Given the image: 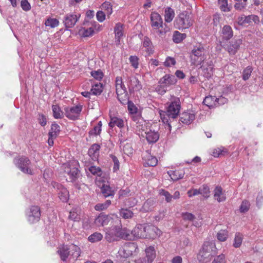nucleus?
I'll return each instance as SVG.
<instances>
[{
  "label": "nucleus",
  "instance_id": "obj_62",
  "mask_svg": "<svg viewBox=\"0 0 263 263\" xmlns=\"http://www.w3.org/2000/svg\"><path fill=\"white\" fill-rule=\"evenodd\" d=\"M128 105V109L130 113L132 115H134L135 114H136L137 112V108L136 106L134 105V104L132 102V101H130L127 104Z\"/></svg>",
  "mask_w": 263,
  "mask_h": 263
},
{
  "label": "nucleus",
  "instance_id": "obj_42",
  "mask_svg": "<svg viewBox=\"0 0 263 263\" xmlns=\"http://www.w3.org/2000/svg\"><path fill=\"white\" fill-rule=\"evenodd\" d=\"M103 235L99 232H95L91 234L88 238V240L91 242H96L102 240Z\"/></svg>",
  "mask_w": 263,
  "mask_h": 263
},
{
  "label": "nucleus",
  "instance_id": "obj_29",
  "mask_svg": "<svg viewBox=\"0 0 263 263\" xmlns=\"http://www.w3.org/2000/svg\"><path fill=\"white\" fill-rule=\"evenodd\" d=\"M116 93H120V94L122 92H125L126 90L122 78L120 77H117L116 79Z\"/></svg>",
  "mask_w": 263,
  "mask_h": 263
},
{
  "label": "nucleus",
  "instance_id": "obj_6",
  "mask_svg": "<svg viewBox=\"0 0 263 263\" xmlns=\"http://www.w3.org/2000/svg\"><path fill=\"white\" fill-rule=\"evenodd\" d=\"M205 52L202 45L194 46L190 55L192 63L195 65H201L206 59Z\"/></svg>",
  "mask_w": 263,
  "mask_h": 263
},
{
  "label": "nucleus",
  "instance_id": "obj_56",
  "mask_svg": "<svg viewBox=\"0 0 263 263\" xmlns=\"http://www.w3.org/2000/svg\"><path fill=\"white\" fill-rule=\"evenodd\" d=\"M252 71V68L251 66H248L243 71L242 79L243 80L246 81L248 80L251 76Z\"/></svg>",
  "mask_w": 263,
  "mask_h": 263
},
{
  "label": "nucleus",
  "instance_id": "obj_37",
  "mask_svg": "<svg viewBox=\"0 0 263 263\" xmlns=\"http://www.w3.org/2000/svg\"><path fill=\"white\" fill-rule=\"evenodd\" d=\"M123 26L121 23H118L116 24L114 31L115 33L116 38L118 39V41H120V39L122 37Z\"/></svg>",
  "mask_w": 263,
  "mask_h": 263
},
{
  "label": "nucleus",
  "instance_id": "obj_15",
  "mask_svg": "<svg viewBox=\"0 0 263 263\" xmlns=\"http://www.w3.org/2000/svg\"><path fill=\"white\" fill-rule=\"evenodd\" d=\"M112 220L110 216L101 213L95 219L94 223L98 227L107 225Z\"/></svg>",
  "mask_w": 263,
  "mask_h": 263
},
{
  "label": "nucleus",
  "instance_id": "obj_51",
  "mask_svg": "<svg viewBox=\"0 0 263 263\" xmlns=\"http://www.w3.org/2000/svg\"><path fill=\"white\" fill-rule=\"evenodd\" d=\"M198 190L199 194L202 195L205 198H208L210 196V189L208 185H203Z\"/></svg>",
  "mask_w": 263,
  "mask_h": 263
},
{
  "label": "nucleus",
  "instance_id": "obj_45",
  "mask_svg": "<svg viewBox=\"0 0 263 263\" xmlns=\"http://www.w3.org/2000/svg\"><path fill=\"white\" fill-rule=\"evenodd\" d=\"M102 124L101 121H99L97 125L89 132V134L91 135H99L101 132V127Z\"/></svg>",
  "mask_w": 263,
  "mask_h": 263
},
{
  "label": "nucleus",
  "instance_id": "obj_25",
  "mask_svg": "<svg viewBox=\"0 0 263 263\" xmlns=\"http://www.w3.org/2000/svg\"><path fill=\"white\" fill-rule=\"evenodd\" d=\"M100 146L98 144H93L88 150V155L92 160H96L98 158Z\"/></svg>",
  "mask_w": 263,
  "mask_h": 263
},
{
  "label": "nucleus",
  "instance_id": "obj_4",
  "mask_svg": "<svg viewBox=\"0 0 263 263\" xmlns=\"http://www.w3.org/2000/svg\"><path fill=\"white\" fill-rule=\"evenodd\" d=\"M215 249L214 245L211 242H204L197 256L198 260L202 263L209 262L215 254L213 249Z\"/></svg>",
  "mask_w": 263,
  "mask_h": 263
},
{
  "label": "nucleus",
  "instance_id": "obj_54",
  "mask_svg": "<svg viewBox=\"0 0 263 263\" xmlns=\"http://www.w3.org/2000/svg\"><path fill=\"white\" fill-rule=\"evenodd\" d=\"M227 153L226 149L224 148H215L213 152L212 155L215 157H218L220 155H224V154Z\"/></svg>",
  "mask_w": 263,
  "mask_h": 263
},
{
  "label": "nucleus",
  "instance_id": "obj_21",
  "mask_svg": "<svg viewBox=\"0 0 263 263\" xmlns=\"http://www.w3.org/2000/svg\"><path fill=\"white\" fill-rule=\"evenodd\" d=\"M195 119V115L193 113L183 112L180 115V121L186 124H190Z\"/></svg>",
  "mask_w": 263,
  "mask_h": 263
},
{
  "label": "nucleus",
  "instance_id": "obj_38",
  "mask_svg": "<svg viewBox=\"0 0 263 263\" xmlns=\"http://www.w3.org/2000/svg\"><path fill=\"white\" fill-rule=\"evenodd\" d=\"M53 116L55 119H61L63 117V112L61 110L60 107L57 105L52 106Z\"/></svg>",
  "mask_w": 263,
  "mask_h": 263
},
{
  "label": "nucleus",
  "instance_id": "obj_50",
  "mask_svg": "<svg viewBox=\"0 0 263 263\" xmlns=\"http://www.w3.org/2000/svg\"><path fill=\"white\" fill-rule=\"evenodd\" d=\"M159 194L160 196H163L165 197V200L167 202H171L172 201V195L168 191L164 189H160L159 191Z\"/></svg>",
  "mask_w": 263,
  "mask_h": 263
},
{
  "label": "nucleus",
  "instance_id": "obj_27",
  "mask_svg": "<svg viewBox=\"0 0 263 263\" xmlns=\"http://www.w3.org/2000/svg\"><path fill=\"white\" fill-rule=\"evenodd\" d=\"M143 47L145 48V51L148 55L153 53V46L151 40L147 36H145L143 41Z\"/></svg>",
  "mask_w": 263,
  "mask_h": 263
},
{
  "label": "nucleus",
  "instance_id": "obj_20",
  "mask_svg": "<svg viewBox=\"0 0 263 263\" xmlns=\"http://www.w3.org/2000/svg\"><path fill=\"white\" fill-rule=\"evenodd\" d=\"M109 126L113 128L115 126L121 128L124 127V123L123 119L116 116H110V121L109 122Z\"/></svg>",
  "mask_w": 263,
  "mask_h": 263
},
{
  "label": "nucleus",
  "instance_id": "obj_60",
  "mask_svg": "<svg viewBox=\"0 0 263 263\" xmlns=\"http://www.w3.org/2000/svg\"><path fill=\"white\" fill-rule=\"evenodd\" d=\"M182 217L184 220L194 221V220L195 219V217L193 214L188 212L183 213Z\"/></svg>",
  "mask_w": 263,
  "mask_h": 263
},
{
  "label": "nucleus",
  "instance_id": "obj_40",
  "mask_svg": "<svg viewBox=\"0 0 263 263\" xmlns=\"http://www.w3.org/2000/svg\"><path fill=\"white\" fill-rule=\"evenodd\" d=\"M103 91V85L101 83H97L93 85L90 90L93 95H100Z\"/></svg>",
  "mask_w": 263,
  "mask_h": 263
},
{
  "label": "nucleus",
  "instance_id": "obj_16",
  "mask_svg": "<svg viewBox=\"0 0 263 263\" xmlns=\"http://www.w3.org/2000/svg\"><path fill=\"white\" fill-rule=\"evenodd\" d=\"M151 25L156 29L163 27V21L161 15L156 12H153L151 15Z\"/></svg>",
  "mask_w": 263,
  "mask_h": 263
},
{
  "label": "nucleus",
  "instance_id": "obj_64",
  "mask_svg": "<svg viewBox=\"0 0 263 263\" xmlns=\"http://www.w3.org/2000/svg\"><path fill=\"white\" fill-rule=\"evenodd\" d=\"M129 61L132 65L135 68H137L138 67V58L136 56H130L129 57Z\"/></svg>",
  "mask_w": 263,
  "mask_h": 263
},
{
  "label": "nucleus",
  "instance_id": "obj_59",
  "mask_svg": "<svg viewBox=\"0 0 263 263\" xmlns=\"http://www.w3.org/2000/svg\"><path fill=\"white\" fill-rule=\"evenodd\" d=\"M250 207V203L247 200L243 201L240 208V211L242 213H245L247 212Z\"/></svg>",
  "mask_w": 263,
  "mask_h": 263
},
{
  "label": "nucleus",
  "instance_id": "obj_1",
  "mask_svg": "<svg viewBox=\"0 0 263 263\" xmlns=\"http://www.w3.org/2000/svg\"><path fill=\"white\" fill-rule=\"evenodd\" d=\"M180 108V100L179 98H175L169 105L166 111H161L160 112L167 134L171 133V123L178 117Z\"/></svg>",
  "mask_w": 263,
  "mask_h": 263
},
{
  "label": "nucleus",
  "instance_id": "obj_48",
  "mask_svg": "<svg viewBox=\"0 0 263 263\" xmlns=\"http://www.w3.org/2000/svg\"><path fill=\"white\" fill-rule=\"evenodd\" d=\"M243 236L240 233H236L235 236L234 242L233 243V246L235 248H239L240 247L242 241Z\"/></svg>",
  "mask_w": 263,
  "mask_h": 263
},
{
  "label": "nucleus",
  "instance_id": "obj_57",
  "mask_svg": "<svg viewBox=\"0 0 263 263\" xmlns=\"http://www.w3.org/2000/svg\"><path fill=\"white\" fill-rule=\"evenodd\" d=\"M110 157L111 158L112 161L114 162L113 170L114 172H116L119 170L120 163L118 158L114 155H110Z\"/></svg>",
  "mask_w": 263,
  "mask_h": 263
},
{
  "label": "nucleus",
  "instance_id": "obj_41",
  "mask_svg": "<svg viewBox=\"0 0 263 263\" xmlns=\"http://www.w3.org/2000/svg\"><path fill=\"white\" fill-rule=\"evenodd\" d=\"M93 33L94 30L92 27H89L88 28L82 27L79 30L80 34L84 37H88L91 36Z\"/></svg>",
  "mask_w": 263,
  "mask_h": 263
},
{
  "label": "nucleus",
  "instance_id": "obj_35",
  "mask_svg": "<svg viewBox=\"0 0 263 263\" xmlns=\"http://www.w3.org/2000/svg\"><path fill=\"white\" fill-rule=\"evenodd\" d=\"M145 253L148 261L152 262L156 256L155 248L153 246H149L145 249Z\"/></svg>",
  "mask_w": 263,
  "mask_h": 263
},
{
  "label": "nucleus",
  "instance_id": "obj_7",
  "mask_svg": "<svg viewBox=\"0 0 263 263\" xmlns=\"http://www.w3.org/2000/svg\"><path fill=\"white\" fill-rule=\"evenodd\" d=\"M16 166L23 173L32 175L33 171L31 167V161L29 159L25 156L15 158L13 161Z\"/></svg>",
  "mask_w": 263,
  "mask_h": 263
},
{
  "label": "nucleus",
  "instance_id": "obj_32",
  "mask_svg": "<svg viewBox=\"0 0 263 263\" xmlns=\"http://www.w3.org/2000/svg\"><path fill=\"white\" fill-rule=\"evenodd\" d=\"M175 16V12L171 7H167L165 10L164 18L167 23H170L173 20Z\"/></svg>",
  "mask_w": 263,
  "mask_h": 263
},
{
  "label": "nucleus",
  "instance_id": "obj_5",
  "mask_svg": "<svg viewBox=\"0 0 263 263\" xmlns=\"http://www.w3.org/2000/svg\"><path fill=\"white\" fill-rule=\"evenodd\" d=\"M193 20L191 14L187 11H183L180 13L176 17L174 25L175 28L179 30L187 29L193 25Z\"/></svg>",
  "mask_w": 263,
  "mask_h": 263
},
{
  "label": "nucleus",
  "instance_id": "obj_31",
  "mask_svg": "<svg viewBox=\"0 0 263 263\" xmlns=\"http://www.w3.org/2000/svg\"><path fill=\"white\" fill-rule=\"evenodd\" d=\"M118 99L123 105L127 104L130 101L129 100L128 95L126 90L125 92H122L121 94L117 93Z\"/></svg>",
  "mask_w": 263,
  "mask_h": 263
},
{
  "label": "nucleus",
  "instance_id": "obj_52",
  "mask_svg": "<svg viewBox=\"0 0 263 263\" xmlns=\"http://www.w3.org/2000/svg\"><path fill=\"white\" fill-rule=\"evenodd\" d=\"M59 21L56 18H48L45 23V24L46 26H49L51 28H54L59 25Z\"/></svg>",
  "mask_w": 263,
  "mask_h": 263
},
{
  "label": "nucleus",
  "instance_id": "obj_26",
  "mask_svg": "<svg viewBox=\"0 0 263 263\" xmlns=\"http://www.w3.org/2000/svg\"><path fill=\"white\" fill-rule=\"evenodd\" d=\"M242 41L240 39L232 41L230 46L228 47V51L230 54H234L239 48Z\"/></svg>",
  "mask_w": 263,
  "mask_h": 263
},
{
  "label": "nucleus",
  "instance_id": "obj_58",
  "mask_svg": "<svg viewBox=\"0 0 263 263\" xmlns=\"http://www.w3.org/2000/svg\"><path fill=\"white\" fill-rule=\"evenodd\" d=\"M90 73L92 77L98 80H101L103 77V73L100 70L92 71Z\"/></svg>",
  "mask_w": 263,
  "mask_h": 263
},
{
  "label": "nucleus",
  "instance_id": "obj_43",
  "mask_svg": "<svg viewBox=\"0 0 263 263\" xmlns=\"http://www.w3.org/2000/svg\"><path fill=\"white\" fill-rule=\"evenodd\" d=\"M111 204V201L110 200H107L104 203H99L97 204L95 209L96 211H103L107 209L109 205Z\"/></svg>",
  "mask_w": 263,
  "mask_h": 263
},
{
  "label": "nucleus",
  "instance_id": "obj_8",
  "mask_svg": "<svg viewBox=\"0 0 263 263\" xmlns=\"http://www.w3.org/2000/svg\"><path fill=\"white\" fill-rule=\"evenodd\" d=\"M139 252V249L136 243L134 242H128L120 249L118 251L119 255L121 257L127 258L133 255L137 254Z\"/></svg>",
  "mask_w": 263,
  "mask_h": 263
},
{
  "label": "nucleus",
  "instance_id": "obj_30",
  "mask_svg": "<svg viewBox=\"0 0 263 263\" xmlns=\"http://www.w3.org/2000/svg\"><path fill=\"white\" fill-rule=\"evenodd\" d=\"M101 193L105 198L114 196V192L109 185L103 184L101 188Z\"/></svg>",
  "mask_w": 263,
  "mask_h": 263
},
{
  "label": "nucleus",
  "instance_id": "obj_53",
  "mask_svg": "<svg viewBox=\"0 0 263 263\" xmlns=\"http://www.w3.org/2000/svg\"><path fill=\"white\" fill-rule=\"evenodd\" d=\"M155 201L152 199H148L143 204V208L145 210L151 211L155 204Z\"/></svg>",
  "mask_w": 263,
  "mask_h": 263
},
{
  "label": "nucleus",
  "instance_id": "obj_33",
  "mask_svg": "<svg viewBox=\"0 0 263 263\" xmlns=\"http://www.w3.org/2000/svg\"><path fill=\"white\" fill-rule=\"evenodd\" d=\"M60 132V127L56 123L52 124L51 126L50 130L48 133V136L52 137L57 138Z\"/></svg>",
  "mask_w": 263,
  "mask_h": 263
},
{
  "label": "nucleus",
  "instance_id": "obj_44",
  "mask_svg": "<svg viewBox=\"0 0 263 263\" xmlns=\"http://www.w3.org/2000/svg\"><path fill=\"white\" fill-rule=\"evenodd\" d=\"M185 37L186 34L185 33H181L178 31H176L174 32L173 39L175 43H180L183 39H184Z\"/></svg>",
  "mask_w": 263,
  "mask_h": 263
},
{
  "label": "nucleus",
  "instance_id": "obj_10",
  "mask_svg": "<svg viewBox=\"0 0 263 263\" xmlns=\"http://www.w3.org/2000/svg\"><path fill=\"white\" fill-rule=\"evenodd\" d=\"M82 109V106L80 105L71 107H66L64 108L65 115L69 119L76 120L79 118Z\"/></svg>",
  "mask_w": 263,
  "mask_h": 263
},
{
  "label": "nucleus",
  "instance_id": "obj_55",
  "mask_svg": "<svg viewBox=\"0 0 263 263\" xmlns=\"http://www.w3.org/2000/svg\"><path fill=\"white\" fill-rule=\"evenodd\" d=\"M102 9L106 11L107 15H110L112 13V6L109 2H105L103 3Z\"/></svg>",
  "mask_w": 263,
  "mask_h": 263
},
{
  "label": "nucleus",
  "instance_id": "obj_2",
  "mask_svg": "<svg viewBox=\"0 0 263 263\" xmlns=\"http://www.w3.org/2000/svg\"><path fill=\"white\" fill-rule=\"evenodd\" d=\"M132 233L134 239H155L161 235V231L154 226L138 224L132 230Z\"/></svg>",
  "mask_w": 263,
  "mask_h": 263
},
{
  "label": "nucleus",
  "instance_id": "obj_9",
  "mask_svg": "<svg viewBox=\"0 0 263 263\" xmlns=\"http://www.w3.org/2000/svg\"><path fill=\"white\" fill-rule=\"evenodd\" d=\"M176 82V79L174 76L165 74L159 81L160 88L158 91L161 93H165L168 90L167 88Z\"/></svg>",
  "mask_w": 263,
  "mask_h": 263
},
{
  "label": "nucleus",
  "instance_id": "obj_17",
  "mask_svg": "<svg viewBox=\"0 0 263 263\" xmlns=\"http://www.w3.org/2000/svg\"><path fill=\"white\" fill-rule=\"evenodd\" d=\"M220 35L223 41H228L233 36L232 27L229 25H224L220 31Z\"/></svg>",
  "mask_w": 263,
  "mask_h": 263
},
{
  "label": "nucleus",
  "instance_id": "obj_61",
  "mask_svg": "<svg viewBox=\"0 0 263 263\" xmlns=\"http://www.w3.org/2000/svg\"><path fill=\"white\" fill-rule=\"evenodd\" d=\"M21 6L23 10L28 11L30 10L31 6L27 0H22L21 2Z\"/></svg>",
  "mask_w": 263,
  "mask_h": 263
},
{
  "label": "nucleus",
  "instance_id": "obj_34",
  "mask_svg": "<svg viewBox=\"0 0 263 263\" xmlns=\"http://www.w3.org/2000/svg\"><path fill=\"white\" fill-rule=\"evenodd\" d=\"M184 175V172L181 170H176L175 171H171L170 174V176L173 180L177 181L179 179L183 178Z\"/></svg>",
  "mask_w": 263,
  "mask_h": 263
},
{
  "label": "nucleus",
  "instance_id": "obj_13",
  "mask_svg": "<svg viewBox=\"0 0 263 263\" xmlns=\"http://www.w3.org/2000/svg\"><path fill=\"white\" fill-rule=\"evenodd\" d=\"M105 240L108 242L119 240L118 226H114L106 229Z\"/></svg>",
  "mask_w": 263,
  "mask_h": 263
},
{
  "label": "nucleus",
  "instance_id": "obj_36",
  "mask_svg": "<svg viewBox=\"0 0 263 263\" xmlns=\"http://www.w3.org/2000/svg\"><path fill=\"white\" fill-rule=\"evenodd\" d=\"M158 160L156 157L148 154L145 158V166H155L157 165Z\"/></svg>",
  "mask_w": 263,
  "mask_h": 263
},
{
  "label": "nucleus",
  "instance_id": "obj_12",
  "mask_svg": "<svg viewBox=\"0 0 263 263\" xmlns=\"http://www.w3.org/2000/svg\"><path fill=\"white\" fill-rule=\"evenodd\" d=\"M80 17V14L68 13L65 15L63 22L66 28H72L76 25Z\"/></svg>",
  "mask_w": 263,
  "mask_h": 263
},
{
  "label": "nucleus",
  "instance_id": "obj_63",
  "mask_svg": "<svg viewBox=\"0 0 263 263\" xmlns=\"http://www.w3.org/2000/svg\"><path fill=\"white\" fill-rule=\"evenodd\" d=\"M212 263H226L225 256L221 254L214 258Z\"/></svg>",
  "mask_w": 263,
  "mask_h": 263
},
{
  "label": "nucleus",
  "instance_id": "obj_22",
  "mask_svg": "<svg viewBox=\"0 0 263 263\" xmlns=\"http://www.w3.org/2000/svg\"><path fill=\"white\" fill-rule=\"evenodd\" d=\"M214 197L219 202L226 200V197L221 186H217L215 187L214 191Z\"/></svg>",
  "mask_w": 263,
  "mask_h": 263
},
{
  "label": "nucleus",
  "instance_id": "obj_28",
  "mask_svg": "<svg viewBox=\"0 0 263 263\" xmlns=\"http://www.w3.org/2000/svg\"><path fill=\"white\" fill-rule=\"evenodd\" d=\"M216 100L217 98L215 96H209L204 98L203 103L209 107L212 108L217 106Z\"/></svg>",
  "mask_w": 263,
  "mask_h": 263
},
{
  "label": "nucleus",
  "instance_id": "obj_11",
  "mask_svg": "<svg viewBox=\"0 0 263 263\" xmlns=\"http://www.w3.org/2000/svg\"><path fill=\"white\" fill-rule=\"evenodd\" d=\"M51 185L57 191L59 197L62 201L67 202L68 200L69 192L65 187L56 182H52Z\"/></svg>",
  "mask_w": 263,
  "mask_h": 263
},
{
  "label": "nucleus",
  "instance_id": "obj_46",
  "mask_svg": "<svg viewBox=\"0 0 263 263\" xmlns=\"http://www.w3.org/2000/svg\"><path fill=\"white\" fill-rule=\"evenodd\" d=\"M218 2L219 8L222 11L229 12L230 11V8L228 7V0H218Z\"/></svg>",
  "mask_w": 263,
  "mask_h": 263
},
{
  "label": "nucleus",
  "instance_id": "obj_39",
  "mask_svg": "<svg viewBox=\"0 0 263 263\" xmlns=\"http://www.w3.org/2000/svg\"><path fill=\"white\" fill-rule=\"evenodd\" d=\"M120 216L126 219L132 218L134 216L133 212L128 209H121L120 211Z\"/></svg>",
  "mask_w": 263,
  "mask_h": 263
},
{
  "label": "nucleus",
  "instance_id": "obj_18",
  "mask_svg": "<svg viewBox=\"0 0 263 263\" xmlns=\"http://www.w3.org/2000/svg\"><path fill=\"white\" fill-rule=\"evenodd\" d=\"M118 236L119 240L120 239H124L126 240H133L134 239V235L132 233V231H130L127 229L121 228L118 226Z\"/></svg>",
  "mask_w": 263,
  "mask_h": 263
},
{
  "label": "nucleus",
  "instance_id": "obj_47",
  "mask_svg": "<svg viewBox=\"0 0 263 263\" xmlns=\"http://www.w3.org/2000/svg\"><path fill=\"white\" fill-rule=\"evenodd\" d=\"M228 237V232L225 230H221L217 234V238L220 241H224Z\"/></svg>",
  "mask_w": 263,
  "mask_h": 263
},
{
  "label": "nucleus",
  "instance_id": "obj_19",
  "mask_svg": "<svg viewBox=\"0 0 263 263\" xmlns=\"http://www.w3.org/2000/svg\"><path fill=\"white\" fill-rule=\"evenodd\" d=\"M129 89H132L134 91H139L142 89V85L136 77L132 76L129 77Z\"/></svg>",
  "mask_w": 263,
  "mask_h": 263
},
{
  "label": "nucleus",
  "instance_id": "obj_14",
  "mask_svg": "<svg viewBox=\"0 0 263 263\" xmlns=\"http://www.w3.org/2000/svg\"><path fill=\"white\" fill-rule=\"evenodd\" d=\"M28 220L30 223L38 221L41 217L40 209L37 206H32L27 213Z\"/></svg>",
  "mask_w": 263,
  "mask_h": 263
},
{
  "label": "nucleus",
  "instance_id": "obj_24",
  "mask_svg": "<svg viewBox=\"0 0 263 263\" xmlns=\"http://www.w3.org/2000/svg\"><path fill=\"white\" fill-rule=\"evenodd\" d=\"M145 138L149 143H155L159 138V134L158 132L151 130L145 133Z\"/></svg>",
  "mask_w": 263,
  "mask_h": 263
},
{
  "label": "nucleus",
  "instance_id": "obj_49",
  "mask_svg": "<svg viewBox=\"0 0 263 263\" xmlns=\"http://www.w3.org/2000/svg\"><path fill=\"white\" fill-rule=\"evenodd\" d=\"M89 171L93 175L100 177L102 174V171L99 167L91 166L88 168Z\"/></svg>",
  "mask_w": 263,
  "mask_h": 263
},
{
  "label": "nucleus",
  "instance_id": "obj_3",
  "mask_svg": "<svg viewBox=\"0 0 263 263\" xmlns=\"http://www.w3.org/2000/svg\"><path fill=\"white\" fill-rule=\"evenodd\" d=\"M58 253L61 260L65 261L69 256L73 259H77L80 255L81 249L78 246L74 244L68 246L62 245L59 247Z\"/></svg>",
  "mask_w": 263,
  "mask_h": 263
},
{
  "label": "nucleus",
  "instance_id": "obj_23",
  "mask_svg": "<svg viewBox=\"0 0 263 263\" xmlns=\"http://www.w3.org/2000/svg\"><path fill=\"white\" fill-rule=\"evenodd\" d=\"M65 172L69 176L71 182L76 180L79 175V171L77 168H70L68 165H67V167H65Z\"/></svg>",
  "mask_w": 263,
  "mask_h": 263
}]
</instances>
